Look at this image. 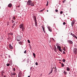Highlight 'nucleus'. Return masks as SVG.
<instances>
[{"label":"nucleus","instance_id":"obj_1","mask_svg":"<svg viewBox=\"0 0 77 77\" xmlns=\"http://www.w3.org/2000/svg\"><path fill=\"white\" fill-rule=\"evenodd\" d=\"M27 5H28L32 6H33L34 5V4L32 3V2L30 0H29L27 2Z\"/></svg>","mask_w":77,"mask_h":77},{"label":"nucleus","instance_id":"obj_2","mask_svg":"<svg viewBox=\"0 0 77 77\" xmlns=\"http://www.w3.org/2000/svg\"><path fill=\"white\" fill-rule=\"evenodd\" d=\"M21 39V36H18L17 37V41H20Z\"/></svg>","mask_w":77,"mask_h":77},{"label":"nucleus","instance_id":"obj_3","mask_svg":"<svg viewBox=\"0 0 77 77\" xmlns=\"http://www.w3.org/2000/svg\"><path fill=\"white\" fill-rule=\"evenodd\" d=\"M73 52L75 54H76L77 53V49H76V48H74L73 49Z\"/></svg>","mask_w":77,"mask_h":77},{"label":"nucleus","instance_id":"obj_4","mask_svg":"<svg viewBox=\"0 0 77 77\" xmlns=\"http://www.w3.org/2000/svg\"><path fill=\"white\" fill-rule=\"evenodd\" d=\"M57 48H58L60 51L61 52H62V51L61 50V47L60 46H57Z\"/></svg>","mask_w":77,"mask_h":77},{"label":"nucleus","instance_id":"obj_5","mask_svg":"<svg viewBox=\"0 0 77 77\" xmlns=\"http://www.w3.org/2000/svg\"><path fill=\"white\" fill-rule=\"evenodd\" d=\"M16 75V73L15 72H14L11 73V76H12V77H15L14 76Z\"/></svg>","mask_w":77,"mask_h":77},{"label":"nucleus","instance_id":"obj_6","mask_svg":"<svg viewBox=\"0 0 77 77\" xmlns=\"http://www.w3.org/2000/svg\"><path fill=\"white\" fill-rule=\"evenodd\" d=\"M68 42L69 43V44H72L73 43V42L72 41L70 40H68Z\"/></svg>","mask_w":77,"mask_h":77},{"label":"nucleus","instance_id":"obj_7","mask_svg":"<svg viewBox=\"0 0 77 77\" xmlns=\"http://www.w3.org/2000/svg\"><path fill=\"white\" fill-rule=\"evenodd\" d=\"M42 29H43V32H44V33H45V27H44V26L43 25L42 26Z\"/></svg>","mask_w":77,"mask_h":77},{"label":"nucleus","instance_id":"obj_8","mask_svg":"<svg viewBox=\"0 0 77 77\" xmlns=\"http://www.w3.org/2000/svg\"><path fill=\"white\" fill-rule=\"evenodd\" d=\"M48 29L49 31L51 32L52 31V30H51V27L50 26H48Z\"/></svg>","mask_w":77,"mask_h":77},{"label":"nucleus","instance_id":"obj_9","mask_svg":"<svg viewBox=\"0 0 77 77\" xmlns=\"http://www.w3.org/2000/svg\"><path fill=\"white\" fill-rule=\"evenodd\" d=\"M54 68H52L51 72L49 73V75L50 74H51V73L53 71V69H54Z\"/></svg>","mask_w":77,"mask_h":77},{"label":"nucleus","instance_id":"obj_10","mask_svg":"<svg viewBox=\"0 0 77 77\" xmlns=\"http://www.w3.org/2000/svg\"><path fill=\"white\" fill-rule=\"evenodd\" d=\"M23 24H21L20 25V28L21 29L23 28Z\"/></svg>","mask_w":77,"mask_h":77},{"label":"nucleus","instance_id":"obj_11","mask_svg":"<svg viewBox=\"0 0 77 77\" xmlns=\"http://www.w3.org/2000/svg\"><path fill=\"white\" fill-rule=\"evenodd\" d=\"M12 6V5L11 3H10L8 5V7H9L10 8H11V7Z\"/></svg>","mask_w":77,"mask_h":77},{"label":"nucleus","instance_id":"obj_12","mask_svg":"<svg viewBox=\"0 0 77 77\" xmlns=\"http://www.w3.org/2000/svg\"><path fill=\"white\" fill-rule=\"evenodd\" d=\"M25 27L24 26H23V27L22 29V32H24L25 31Z\"/></svg>","mask_w":77,"mask_h":77},{"label":"nucleus","instance_id":"obj_13","mask_svg":"<svg viewBox=\"0 0 77 77\" xmlns=\"http://www.w3.org/2000/svg\"><path fill=\"white\" fill-rule=\"evenodd\" d=\"M9 48H10L11 49H13V47L11 45V44L9 45Z\"/></svg>","mask_w":77,"mask_h":77},{"label":"nucleus","instance_id":"obj_14","mask_svg":"<svg viewBox=\"0 0 77 77\" xmlns=\"http://www.w3.org/2000/svg\"><path fill=\"white\" fill-rule=\"evenodd\" d=\"M70 70V68H69V67H67L66 70L67 71H69Z\"/></svg>","mask_w":77,"mask_h":77},{"label":"nucleus","instance_id":"obj_15","mask_svg":"<svg viewBox=\"0 0 77 77\" xmlns=\"http://www.w3.org/2000/svg\"><path fill=\"white\" fill-rule=\"evenodd\" d=\"M54 70H55L54 71L55 73H56L57 72V69H56V67H55V69Z\"/></svg>","mask_w":77,"mask_h":77},{"label":"nucleus","instance_id":"obj_16","mask_svg":"<svg viewBox=\"0 0 77 77\" xmlns=\"http://www.w3.org/2000/svg\"><path fill=\"white\" fill-rule=\"evenodd\" d=\"M35 21L36 20V16H34L33 17Z\"/></svg>","mask_w":77,"mask_h":77},{"label":"nucleus","instance_id":"obj_17","mask_svg":"<svg viewBox=\"0 0 77 77\" xmlns=\"http://www.w3.org/2000/svg\"><path fill=\"white\" fill-rule=\"evenodd\" d=\"M54 51H56L57 48H56V46L54 47Z\"/></svg>","mask_w":77,"mask_h":77},{"label":"nucleus","instance_id":"obj_18","mask_svg":"<svg viewBox=\"0 0 77 77\" xmlns=\"http://www.w3.org/2000/svg\"><path fill=\"white\" fill-rule=\"evenodd\" d=\"M63 73H64L65 75H66L67 74V72H66V71H64Z\"/></svg>","mask_w":77,"mask_h":77},{"label":"nucleus","instance_id":"obj_19","mask_svg":"<svg viewBox=\"0 0 77 77\" xmlns=\"http://www.w3.org/2000/svg\"><path fill=\"white\" fill-rule=\"evenodd\" d=\"M37 23L36 22V20L35 21V26H37Z\"/></svg>","mask_w":77,"mask_h":77},{"label":"nucleus","instance_id":"obj_20","mask_svg":"<svg viewBox=\"0 0 77 77\" xmlns=\"http://www.w3.org/2000/svg\"><path fill=\"white\" fill-rule=\"evenodd\" d=\"M19 44L21 45H22L23 42H19Z\"/></svg>","mask_w":77,"mask_h":77},{"label":"nucleus","instance_id":"obj_21","mask_svg":"<svg viewBox=\"0 0 77 77\" xmlns=\"http://www.w3.org/2000/svg\"><path fill=\"white\" fill-rule=\"evenodd\" d=\"M61 66L62 67H63L64 66V64L63 63H61Z\"/></svg>","mask_w":77,"mask_h":77},{"label":"nucleus","instance_id":"obj_22","mask_svg":"<svg viewBox=\"0 0 77 77\" xmlns=\"http://www.w3.org/2000/svg\"><path fill=\"white\" fill-rule=\"evenodd\" d=\"M74 22H72L71 23V25L72 26V27L73 26V24H74Z\"/></svg>","mask_w":77,"mask_h":77},{"label":"nucleus","instance_id":"obj_23","mask_svg":"<svg viewBox=\"0 0 77 77\" xmlns=\"http://www.w3.org/2000/svg\"><path fill=\"white\" fill-rule=\"evenodd\" d=\"M33 56H34V58H35V53H33Z\"/></svg>","mask_w":77,"mask_h":77},{"label":"nucleus","instance_id":"obj_24","mask_svg":"<svg viewBox=\"0 0 77 77\" xmlns=\"http://www.w3.org/2000/svg\"><path fill=\"white\" fill-rule=\"evenodd\" d=\"M48 1L47 2V4H46V6H48Z\"/></svg>","mask_w":77,"mask_h":77},{"label":"nucleus","instance_id":"obj_25","mask_svg":"<svg viewBox=\"0 0 77 77\" xmlns=\"http://www.w3.org/2000/svg\"><path fill=\"white\" fill-rule=\"evenodd\" d=\"M10 65V64L9 63H7L6 64V65L7 66H9Z\"/></svg>","mask_w":77,"mask_h":77},{"label":"nucleus","instance_id":"obj_26","mask_svg":"<svg viewBox=\"0 0 77 77\" xmlns=\"http://www.w3.org/2000/svg\"><path fill=\"white\" fill-rule=\"evenodd\" d=\"M13 71H14V72L15 71V69H15V68H13Z\"/></svg>","mask_w":77,"mask_h":77},{"label":"nucleus","instance_id":"obj_27","mask_svg":"<svg viewBox=\"0 0 77 77\" xmlns=\"http://www.w3.org/2000/svg\"><path fill=\"white\" fill-rule=\"evenodd\" d=\"M62 61H63V62H65V60L64 59H63Z\"/></svg>","mask_w":77,"mask_h":77},{"label":"nucleus","instance_id":"obj_28","mask_svg":"<svg viewBox=\"0 0 77 77\" xmlns=\"http://www.w3.org/2000/svg\"><path fill=\"white\" fill-rule=\"evenodd\" d=\"M60 14H63V12L62 11H61V12H60Z\"/></svg>","mask_w":77,"mask_h":77},{"label":"nucleus","instance_id":"obj_29","mask_svg":"<svg viewBox=\"0 0 77 77\" xmlns=\"http://www.w3.org/2000/svg\"><path fill=\"white\" fill-rule=\"evenodd\" d=\"M28 43H30V40H28Z\"/></svg>","mask_w":77,"mask_h":77},{"label":"nucleus","instance_id":"obj_30","mask_svg":"<svg viewBox=\"0 0 77 77\" xmlns=\"http://www.w3.org/2000/svg\"><path fill=\"white\" fill-rule=\"evenodd\" d=\"M13 19H14V20H15L16 19V18L15 17H13Z\"/></svg>","mask_w":77,"mask_h":77},{"label":"nucleus","instance_id":"obj_31","mask_svg":"<svg viewBox=\"0 0 77 77\" xmlns=\"http://www.w3.org/2000/svg\"><path fill=\"white\" fill-rule=\"evenodd\" d=\"M66 24V23L65 22H63V25H65Z\"/></svg>","mask_w":77,"mask_h":77},{"label":"nucleus","instance_id":"obj_32","mask_svg":"<svg viewBox=\"0 0 77 77\" xmlns=\"http://www.w3.org/2000/svg\"><path fill=\"white\" fill-rule=\"evenodd\" d=\"M35 64L36 65H38V63L37 62H36L35 63Z\"/></svg>","mask_w":77,"mask_h":77},{"label":"nucleus","instance_id":"obj_33","mask_svg":"<svg viewBox=\"0 0 77 77\" xmlns=\"http://www.w3.org/2000/svg\"><path fill=\"white\" fill-rule=\"evenodd\" d=\"M21 74H19V75H18L19 77H21Z\"/></svg>","mask_w":77,"mask_h":77},{"label":"nucleus","instance_id":"obj_34","mask_svg":"<svg viewBox=\"0 0 77 77\" xmlns=\"http://www.w3.org/2000/svg\"><path fill=\"white\" fill-rule=\"evenodd\" d=\"M72 36H73V37H75V35H74V34H73V35H72Z\"/></svg>","mask_w":77,"mask_h":77},{"label":"nucleus","instance_id":"obj_35","mask_svg":"<svg viewBox=\"0 0 77 77\" xmlns=\"http://www.w3.org/2000/svg\"><path fill=\"white\" fill-rule=\"evenodd\" d=\"M43 11V10H40V11H39V12H42Z\"/></svg>","mask_w":77,"mask_h":77},{"label":"nucleus","instance_id":"obj_36","mask_svg":"<svg viewBox=\"0 0 77 77\" xmlns=\"http://www.w3.org/2000/svg\"><path fill=\"white\" fill-rule=\"evenodd\" d=\"M26 51H25L24 52V54H26Z\"/></svg>","mask_w":77,"mask_h":77},{"label":"nucleus","instance_id":"obj_37","mask_svg":"<svg viewBox=\"0 0 77 77\" xmlns=\"http://www.w3.org/2000/svg\"><path fill=\"white\" fill-rule=\"evenodd\" d=\"M63 54H66L65 52L64 51H63Z\"/></svg>","mask_w":77,"mask_h":77},{"label":"nucleus","instance_id":"obj_38","mask_svg":"<svg viewBox=\"0 0 77 77\" xmlns=\"http://www.w3.org/2000/svg\"><path fill=\"white\" fill-rule=\"evenodd\" d=\"M10 35H13V33H10Z\"/></svg>","mask_w":77,"mask_h":77},{"label":"nucleus","instance_id":"obj_39","mask_svg":"<svg viewBox=\"0 0 77 77\" xmlns=\"http://www.w3.org/2000/svg\"><path fill=\"white\" fill-rule=\"evenodd\" d=\"M14 20H12V23H14Z\"/></svg>","mask_w":77,"mask_h":77},{"label":"nucleus","instance_id":"obj_40","mask_svg":"<svg viewBox=\"0 0 77 77\" xmlns=\"http://www.w3.org/2000/svg\"><path fill=\"white\" fill-rule=\"evenodd\" d=\"M70 35H72V36H73V34H72V33H71Z\"/></svg>","mask_w":77,"mask_h":77},{"label":"nucleus","instance_id":"obj_41","mask_svg":"<svg viewBox=\"0 0 77 77\" xmlns=\"http://www.w3.org/2000/svg\"><path fill=\"white\" fill-rule=\"evenodd\" d=\"M75 38H76V39H77V37L76 36V35H75Z\"/></svg>","mask_w":77,"mask_h":77},{"label":"nucleus","instance_id":"obj_42","mask_svg":"<svg viewBox=\"0 0 77 77\" xmlns=\"http://www.w3.org/2000/svg\"><path fill=\"white\" fill-rule=\"evenodd\" d=\"M58 10H55V11L56 12H58Z\"/></svg>","mask_w":77,"mask_h":77},{"label":"nucleus","instance_id":"obj_43","mask_svg":"<svg viewBox=\"0 0 77 77\" xmlns=\"http://www.w3.org/2000/svg\"><path fill=\"white\" fill-rule=\"evenodd\" d=\"M11 27L12 28H14V26H12Z\"/></svg>","mask_w":77,"mask_h":77},{"label":"nucleus","instance_id":"obj_44","mask_svg":"<svg viewBox=\"0 0 77 77\" xmlns=\"http://www.w3.org/2000/svg\"><path fill=\"white\" fill-rule=\"evenodd\" d=\"M64 50H63L64 51H65V48H64Z\"/></svg>","mask_w":77,"mask_h":77},{"label":"nucleus","instance_id":"obj_45","mask_svg":"<svg viewBox=\"0 0 77 77\" xmlns=\"http://www.w3.org/2000/svg\"><path fill=\"white\" fill-rule=\"evenodd\" d=\"M17 7H18V8H19V7H20V6H18Z\"/></svg>","mask_w":77,"mask_h":77},{"label":"nucleus","instance_id":"obj_46","mask_svg":"<svg viewBox=\"0 0 77 77\" xmlns=\"http://www.w3.org/2000/svg\"><path fill=\"white\" fill-rule=\"evenodd\" d=\"M59 63H61V62H59Z\"/></svg>","mask_w":77,"mask_h":77},{"label":"nucleus","instance_id":"obj_47","mask_svg":"<svg viewBox=\"0 0 77 77\" xmlns=\"http://www.w3.org/2000/svg\"><path fill=\"white\" fill-rule=\"evenodd\" d=\"M65 1H63V3H64Z\"/></svg>","mask_w":77,"mask_h":77},{"label":"nucleus","instance_id":"obj_48","mask_svg":"<svg viewBox=\"0 0 77 77\" xmlns=\"http://www.w3.org/2000/svg\"><path fill=\"white\" fill-rule=\"evenodd\" d=\"M28 77H30V76H28Z\"/></svg>","mask_w":77,"mask_h":77},{"label":"nucleus","instance_id":"obj_49","mask_svg":"<svg viewBox=\"0 0 77 77\" xmlns=\"http://www.w3.org/2000/svg\"><path fill=\"white\" fill-rule=\"evenodd\" d=\"M47 12H48V10H47Z\"/></svg>","mask_w":77,"mask_h":77},{"label":"nucleus","instance_id":"obj_50","mask_svg":"<svg viewBox=\"0 0 77 77\" xmlns=\"http://www.w3.org/2000/svg\"><path fill=\"white\" fill-rule=\"evenodd\" d=\"M1 7H0V9H1Z\"/></svg>","mask_w":77,"mask_h":77},{"label":"nucleus","instance_id":"obj_51","mask_svg":"<svg viewBox=\"0 0 77 77\" xmlns=\"http://www.w3.org/2000/svg\"><path fill=\"white\" fill-rule=\"evenodd\" d=\"M44 10H45V8H44Z\"/></svg>","mask_w":77,"mask_h":77},{"label":"nucleus","instance_id":"obj_52","mask_svg":"<svg viewBox=\"0 0 77 77\" xmlns=\"http://www.w3.org/2000/svg\"><path fill=\"white\" fill-rule=\"evenodd\" d=\"M50 42H51V41H50Z\"/></svg>","mask_w":77,"mask_h":77},{"label":"nucleus","instance_id":"obj_53","mask_svg":"<svg viewBox=\"0 0 77 77\" xmlns=\"http://www.w3.org/2000/svg\"><path fill=\"white\" fill-rule=\"evenodd\" d=\"M50 42H51V41H50Z\"/></svg>","mask_w":77,"mask_h":77},{"label":"nucleus","instance_id":"obj_54","mask_svg":"<svg viewBox=\"0 0 77 77\" xmlns=\"http://www.w3.org/2000/svg\"><path fill=\"white\" fill-rule=\"evenodd\" d=\"M13 26H14V25H13Z\"/></svg>","mask_w":77,"mask_h":77},{"label":"nucleus","instance_id":"obj_55","mask_svg":"<svg viewBox=\"0 0 77 77\" xmlns=\"http://www.w3.org/2000/svg\"><path fill=\"white\" fill-rule=\"evenodd\" d=\"M42 10H44L43 9Z\"/></svg>","mask_w":77,"mask_h":77}]
</instances>
